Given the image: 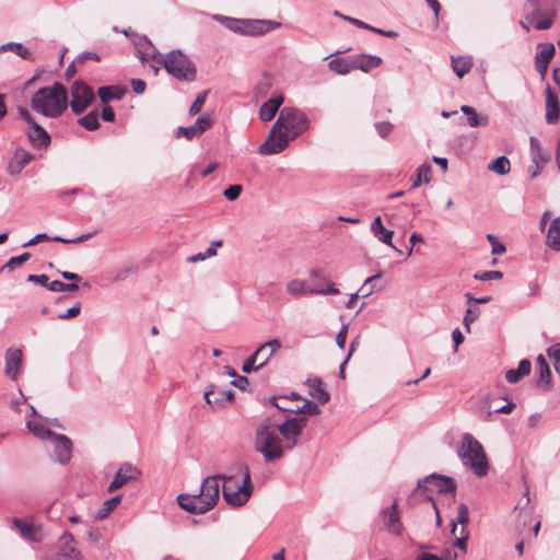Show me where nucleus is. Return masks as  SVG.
I'll list each match as a JSON object with an SVG mask.
<instances>
[{"instance_id": "obj_1", "label": "nucleus", "mask_w": 560, "mask_h": 560, "mask_svg": "<svg viewBox=\"0 0 560 560\" xmlns=\"http://www.w3.org/2000/svg\"><path fill=\"white\" fill-rule=\"evenodd\" d=\"M310 127V120L299 108L283 107L269 130L266 140L258 147L260 155H275L283 152L289 143L303 135Z\"/></svg>"}, {"instance_id": "obj_2", "label": "nucleus", "mask_w": 560, "mask_h": 560, "mask_svg": "<svg viewBox=\"0 0 560 560\" xmlns=\"http://www.w3.org/2000/svg\"><path fill=\"white\" fill-rule=\"evenodd\" d=\"M225 475H214L206 477L200 485L199 493L177 495L178 505L188 513L200 515L210 511L218 503L220 498V480H224Z\"/></svg>"}, {"instance_id": "obj_3", "label": "nucleus", "mask_w": 560, "mask_h": 560, "mask_svg": "<svg viewBox=\"0 0 560 560\" xmlns=\"http://www.w3.org/2000/svg\"><path fill=\"white\" fill-rule=\"evenodd\" d=\"M67 101L65 86L55 82L51 86L40 88L33 94L31 107L44 117L56 118L67 109Z\"/></svg>"}, {"instance_id": "obj_4", "label": "nucleus", "mask_w": 560, "mask_h": 560, "mask_svg": "<svg viewBox=\"0 0 560 560\" xmlns=\"http://www.w3.org/2000/svg\"><path fill=\"white\" fill-rule=\"evenodd\" d=\"M280 428L278 422L268 417L256 428L255 445L267 462H273L283 456L282 441L279 436Z\"/></svg>"}, {"instance_id": "obj_5", "label": "nucleus", "mask_w": 560, "mask_h": 560, "mask_svg": "<svg viewBox=\"0 0 560 560\" xmlns=\"http://www.w3.org/2000/svg\"><path fill=\"white\" fill-rule=\"evenodd\" d=\"M457 455L464 466L477 477L488 474L489 464L482 445L470 434L464 433L457 446Z\"/></svg>"}, {"instance_id": "obj_6", "label": "nucleus", "mask_w": 560, "mask_h": 560, "mask_svg": "<svg viewBox=\"0 0 560 560\" xmlns=\"http://www.w3.org/2000/svg\"><path fill=\"white\" fill-rule=\"evenodd\" d=\"M238 468L243 474L242 483H237L234 476H225L222 486L224 501L234 508L244 505L254 490L248 467L242 464Z\"/></svg>"}, {"instance_id": "obj_7", "label": "nucleus", "mask_w": 560, "mask_h": 560, "mask_svg": "<svg viewBox=\"0 0 560 560\" xmlns=\"http://www.w3.org/2000/svg\"><path fill=\"white\" fill-rule=\"evenodd\" d=\"M158 60L163 63L167 73L175 79L187 82L196 80V66L182 50L174 49L166 56H161Z\"/></svg>"}, {"instance_id": "obj_8", "label": "nucleus", "mask_w": 560, "mask_h": 560, "mask_svg": "<svg viewBox=\"0 0 560 560\" xmlns=\"http://www.w3.org/2000/svg\"><path fill=\"white\" fill-rule=\"evenodd\" d=\"M456 485L451 477H445L439 474H432L419 480L417 488L413 491V495L421 493L429 501H433L432 493H452L454 494Z\"/></svg>"}, {"instance_id": "obj_9", "label": "nucleus", "mask_w": 560, "mask_h": 560, "mask_svg": "<svg viewBox=\"0 0 560 560\" xmlns=\"http://www.w3.org/2000/svg\"><path fill=\"white\" fill-rule=\"evenodd\" d=\"M526 11L527 23L533 24L536 30H548L553 24L555 11L542 9L539 0H527Z\"/></svg>"}, {"instance_id": "obj_10", "label": "nucleus", "mask_w": 560, "mask_h": 560, "mask_svg": "<svg viewBox=\"0 0 560 560\" xmlns=\"http://www.w3.org/2000/svg\"><path fill=\"white\" fill-rule=\"evenodd\" d=\"M70 107L75 115L82 114L95 100L93 90L82 81H74L71 85Z\"/></svg>"}, {"instance_id": "obj_11", "label": "nucleus", "mask_w": 560, "mask_h": 560, "mask_svg": "<svg viewBox=\"0 0 560 560\" xmlns=\"http://www.w3.org/2000/svg\"><path fill=\"white\" fill-rule=\"evenodd\" d=\"M326 288L320 287H306L305 281L300 279H292L287 283V291L289 294L298 295L304 293L317 294V295H337L340 291L336 288L335 282L325 280Z\"/></svg>"}, {"instance_id": "obj_12", "label": "nucleus", "mask_w": 560, "mask_h": 560, "mask_svg": "<svg viewBox=\"0 0 560 560\" xmlns=\"http://www.w3.org/2000/svg\"><path fill=\"white\" fill-rule=\"evenodd\" d=\"M12 523L21 537L26 541L39 544L45 539V532L40 524H36L27 518L19 517H14Z\"/></svg>"}, {"instance_id": "obj_13", "label": "nucleus", "mask_w": 560, "mask_h": 560, "mask_svg": "<svg viewBox=\"0 0 560 560\" xmlns=\"http://www.w3.org/2000/svg\"><path fill=\"white\" fill-rule=\"evenodd\" d=\"M307 419L305 417H292L278 423L280 428V434L284 439L288 448H292L296 445V438L302 433L306 425Z\"/></svg>"}, {"instance_id": "obj_14", "label": "nucleus", "mask_w": 560, "mask_h": 560, "mask_svg": "<svg viewBox=\"0 0 560 560\" xmlns=\"http://www.w3.org/2000/svg\"><path fill=\"white\" fill-rule=\"evenodd\" d=\"M56 560H83L82 552L74 546V537L65 532L58 541Z\"/></svg>"}, {"instance_id": "obj_15", "label": "nucleus", "mask_w": 560, "mask_h": 560, "mask_svg": "<svg viewBox=\"0 0 560 560\" xmlns=\"http://www.w3.org/2000/svg\"><path fill=\"white\" fill-rule=\"evenodd\" d=\"M383 525L385 529L393 535H400L402 533V524L400 522V517L397 511V502L394 501V503L385 508L381 511L380 514Z\"/></svg>"}, {"instance_id": "obj_16", "label": "nucleus", "mask_w": 560, "mask_h": 560, "mask_svg": "<svg viewBox=\"0 0 560 560\" xmlns=\"http://www.w3.org/2000/svg\"><path fill=\"white\" fill-rule=\"evenodd\" d=\"M281 23L272 20H245L243 34L248 36H260L270 31L279 28Z\"/></svg>"}, {"instance_id": "obj_17", "label": "nucleus", "mask_w": 560, "mask_h": 560, "mask_svg": "<svg viewBox=\"0 0 560 560\" xmlns=\"http://www.w3.org/2000/svg\"><path fill=\"white\" fill-rule=\"evenodd\" d=\"M139 475L140 471L130 463L122 464L116 471L114 479L112 480L107 488V491L112 492L121 488L128 481L136 479Z\"/></svg>"}, {"instance_id": "obj_18", "label": "nucleus", "mask_w": 560, "mask_h": 560, "mask_svg": "<svg viewBox=\"0 0 560 560\" xmlns=\"http://www.w3.org/2000/svg\"><path fill=\"white\" fill-rule=\"evenodd\" d=\"M233 397L234 394L232 390H219L215 386H211L203 394L205 401L214 409L223 408L226 402L233 400Z\"/></svg>"}, {"instance_id": "obj_19", "label": "nucleus", "mask_w": 560, "mask_h": 560, "mask_svg": "<svg viewBox=\"0 0 560 560\" xmlns=\"http://www.w3.org/2000/svg\"><path fill=\"white\" fill-rule=\"evenodd\" d=\"M55 443L56 460L62 465L67 464L71 458L72 442L63 434H55L51 439Z\"/></svg>"}, {"instance_id": "obj_20", "label": "nucleus", "mask_w": 560, "mask_h": 560, "mask_svg": "<svg viewBox=\"0 0 560 560\" xmlns=\"http://www.w3.org/2000/svg\"><path fill=\"white\" fill-rule=\"evenodd\" d=\"M22 351L10 348L5 352V375L11 380H16L22 366Z\"/></svg>"}, {"instance_id": "obj_21", "label": "nucleus", "mask_w": 560, "mask_h": 560, "mask_svg": "<svg viewBox=\"0 0 560 560\" xmlns=\"http://www.w3.org/2000/svg\"><path fill=\"white\" fill-rule=\"evenodd\" d=\"M27 138L31 144L36 149H46L50 143V136L36 121L30 125Z\"/></svg>"}, {"instance_id": "obj_22", "label": "nucleus", "mask_w": 560, "mask_h": 560, "mask_svg": "<svg viewBox=\"0 0 560 560\" xmlns=\"http://www.w3.org/2000/svg\"><path fill=\"white\" fill-rule=\"evenodd\" d=\"M33 160V154L22 148H18L13 154V158L8 164V172L16 176L23 168Z\"/></svg>"}, {"instance_id": "obj_23", "label": "nucleus", "mask_w": 560, "mask_h": 560, "mask_svg": "<svg viewBox=\"0 0 560 560\" xmlns=\"http://www.w3.org/2000/svg\"><path fill=\"white\" fill-rule=\"evenodd\" d=\"M284 98L281 93L273 94L268 101H266L259 108V118L262 121H270L276 116Z\"/></svg>"}, {"instance_id": "obj_24", "label": "nucleus", "mask_w": 560, "mask_h": 560, "mask_svg": "<svg viewBox=\"0 0 560 560\" xmlns=\"http://www.w3.org/2000/svg\"><path fill=\"white\" fill-rule=\"evenodd\" d=\"M546 121L547 124L553 125L559 121L560 108L559 98L556 93L552 92L550 86H547L546 91Z\"/></svg>"}, {"instance_id": "obj_25", "label": "nucleus", "mask_w": 560, "mask_h": 560, "mask_svg": "<svg viewBox=\"0 0 560 560\" xmlns=\"http://www.w3.org/2000/svg\"><path fill=\"white\" fill-rule=\"evenodd\" d=\"M474 412L482 420V421H490L492 415L494 413V409H492L491 406V395L490 394H479L475 406H474Z\"/></svg>"}, {"instance_id": "obj_26", "label": "nucleus", "mask_w": 560, "mask_h": 560, "mask_svg": "<svg viewBox=\"0 0 560 560\" xmlns=\"http://www.w3.org/2000/svg\"><path fill=\"white\" fill-rule=\"evenodd\" d=\"M91 236H92V234L88 233V234H82V235H80V236H78L75 238H65V237H61V236L50 237L46 233H38L33 238H31L30 241L24 243L23 247L33 246V245H35V244H37L39 242H43V241H52V242H59V243H63V244H78V243L86 241Z\"/></svg>"}, {"instance_id": "obj_27", "label": "nucleus", "mask_w": 560, "mask_h": 560, "mask_svg": "<svg viewBox=\"0 0 560 560\" xmlns=\"http://www.w3.org/2000/svg\"><path fill=\"white\" fill-rule=\"evenodd\" d=\"M306 385L310 388V392H308L310 396H312L316 400V402H318L319 405H324L327 401H329L330 395L326 390L325 384L320 378H318V377L308 378L306 381Z\"/></svg>"}, {"instance_id": "obj_28", "label": "nucleus", "mask_w": 560, "mask_h": 560, "mask_svg": "<svg viewBox=\"0 0 560 560\" xmlns=\"http://www.w3.org/2000/svg\"><path fill=\"white\" fill-rule=\"evenodd\" d=\"M352 59L353 70L359 69L363 72H370L382 63V58L375 55H354Z\"/></svg>"}, {"instance_id": "obj_29", "label": "nucleus", "mask_w": 560, "mask_h": 560, "mask_svg": "<svg viewBox=\"0 0 560 560\" xmlns=\"http://www.w3.org/2000/svg\"><path fill=\"white\" fill-rule=\"evenodd\" d=\"M281 348V342L279 339H271L262 345H260L257 349H261L262 352L258 354L257 368L262 369L269 360L272 358L273 353Z\"/></svg>"}, {"instance_id": "obj_30", "label": "nucleus", "mask_w": 560, "mask_h": 560, "mask_svg": "<svg viewBox=\"0 0 560 560\" xmlns=\"http://www.w3.org/2000/svg\"><path fill=\"white\" fill-rule=\"evenodd\" d=\"M370 229L374 237L377 238V241H380L383 244L393 246L392 238L394 235V231L384 228L381 217L374 218Z\"/></svg>"}, {"instance_id": "obj_31", "label": "nucleus", "mask_w": 560, "mask_h": 560, "mask_svg": "<svg viewBox=\"0 0 560 560\" xmlns=\"http://www.w3.org/2000/svg\"><path fill=\"white\" fill-rule=\"evenodd\" d=\"M126 89L118 85L101 86L97 90V95L101 102L107 105L110 101H119L126 94Z\"/></svg>"}, {"instance_id": "obj_32", "label": "nucleus", "mask_w": 560, "mask_h": 560, "mask_svg": "<svg viewBox=\"0 0 560 560\" xmlns=\"http://www.w3.org/2000/svg\"><path fill=\"white\" fill-rule=\"evenodd\" d=\"M460 112L467 116V125L471 128L486 127L489 125V116L479 114L469 105H462Z\"/></svg>"}, {"instance_id": "obj_33", "label": "nucleus", "mask_w": 560, "mask_h": 560, "mask_svg": "<svg viewBox=\"0 0 560 560\" xmlns=\"http://www.w3.org/2000/svg\"><path fill=\"white\" fill-rule=\"evenodd\" d=\"M537 368H538V380H537V386L538 387H550L551 382V372L550 368L542 354H539L536 359Z\"/></svg>"}, {"instance_id": "obj_34", "label": "nucleus", "mask_w": 560, "mask_h": 560, "mask_svg": "<svg viewBox=\"0 0 560 560\" xmlns=\"http://www.w3.org/2000/svg\"><path fill=\"white\" fill-rule=\"evenodd\" d=\"M546 245L553 250L560 252V215L553 219L549 225Z\"/></svg>"}, {"instance_id": "obj_35", "label": "nucleus", "mask_w": 560, "mask_h": 560, "mask_svg": "<svg viewBox=\"0 0 560 560\" xmlns=\"http://www.w3.org/2000/svg\"><path fill=\"white\" fill-rule=\"evenodd\" d=\"M530 153L534 164L545 165L550 160V153L541 147L539 140L530 137Z\"/></svg>"}, {"instance_id": "obj_36", "label": "nucleus", "mask_w": 560, "mask_h": 560, "mask_svg": "<svg viewBox=\"0 0 560 560\" xmlns=\"http://www.w3.org/2000/svg\"><path fill=\"white\" fill-rule=\"evenodd\" d=\"M328 68L338 74H348L353 71L352 56L335 58L328 62Z\"/></svg>"}, {"instance_id": "obj_37", "label": "nucleus", "mask_w": 560, "mask_h": 560, "mask_svg": "<svg viewBox=\"0 0 560 560\" xmlns=\"http://www.w3.org/2000/svg\"><path fill=\"white\" fill-rule=\"evenodd\" d=\"M26 427L30 432H32L36 438L40 440H51L56 434L45 424L37 421L28 420L26 422Z\"/></svg>"}, {"instance_id": "obj_38", "label": "nucleus", "mask_w": 560, "mask_h": 560, "mask_svg": "<svg viewBox=\"0 0 560 560\" xmlns=\"http://www.w3.org/2000/svg\"><path fill=\"white\" fill-rule=\"evenodd\" d=\"M122 497L121 494H117L106 501H104L95 514V518L97 521L105 520L108 515L116 509V506L120 503Z\"/></svg>"}, {"instance_id": "obj_39", "label": "nucleus", "mask_w": 560, "mask_h": 560, "mask_svg": "<svg viewBox=\"0 0 560 560\" xmlns=\"http://www.w3.org/2000/svg\"><path fill=\"white\" fill-rule=\"evenodd\" d=\"M471 57H452V68L457 77L463 78L472 67Z\"/></svg>"}, {"instance_id": "obj_40", "label": "nucleus", "mask_w": 560, "mask_h": 560, "mask_svg": "<svg viewBox=\"0 0 560 560\" xmlns=\"http://www.w3.org/2000/svg\"><path fill=\"white\" fill-rule=\"evenodd\" d=\"M11 50L20 56L24 60L33 61L34 55L30 51V49L21 43H7L0 46V52Z\"/></svg>"}, {"instance_id": "obj_41", "label": "nucleus", "mask_w": 560, "mask_h": 560, "mask_svg": "<svg viewBox=\"0 0 560 560\" xmlns=\"http://www.w3.org/2000/svg\"><path fill=\"white\" fill-rule=\"evenodd\" d=\"M468 522H469V510H468V506L465 503H462V504H459V506L457 509L456 518L452 521V529H451V532L453 534H455L456 529H457V524H460L462 525L460 534H464L465 530H466L465 526L467 525Z\"/></svg>"}, {"instance_id": "obj_42", "label": "nucleus", "mask_w": 560, "mask_h": 560, "mask_svg": "<svg viewBox=\"0 0 560 560\" xmlns=\"http://www.w3.org/2000/svg\"><path fill=\"white\" fill-rule=\"evenodd\" d=\"M431 173H432V167L430 164L423 163L422 165H420L417 170L416 178L411 184V189L418 188L422 183H425V184L430 183Z\"/></svg>"}, {"instance_id": "obj_43", "label": "nucleus", "mask_w": 560, "mask_h": 560, "mask_svg": "<svg viewBox=\"0 0 560 560\" xmlns=\"http://www.w3.org/2000/svg\"><path fill=\"white\" fill-rule=\"evenodd\" d=\"M78 124L89 131L100 128V118L97 109L91 110L85 116L78 119Z\"/></svg>"}, {"instance_id": "obj_44", "label": "nucleus", "mask_w": 560, "mask_h": 560, "mask_svg": "<svg viewBox=\"0 0 560 560\" xmlns=\"http://www.w3.org/2000/svg\"><path fill=\"white\" fill-rule=\"evenodd\" d=\"M488 170L497 173L498 175H505L511 170L510 160L504 155L498 156L488 165Z\"/></svg>"}, {"instance_id": "obj_45", "label": "nucleus", "mask_w": 560, "mask_h": 560, "mask_svg": "<svg viewBox=\"0 0 560 560\" xmlns=\"http://www.w3.org/2000/svg\"><path fill=\"white\" fill-rule=\"evenodd\" d=\"M381 278V272L366 278L364 283L358 290V292L361 294V298L370 296L375 291V282Z\"/></svg>"}, {"instance_id": "obj_46", "label": "nucleus", "mask_w": 560, "mask_h": 560, "mask_svg": "<svg viewBox=\"0 0 560 560\" xmlns=\"http://www.w3.org/2000/svg\"><path fill=\"white\" fill-rule=\"evenodd\" d=\"M539 51L536 54L535 58H538L539 61L550 62L552 57L555 56V45L551 43L539 44Z\"/></svg>"}, {"instance_id": "obj_47", "label": "nucleus", "mask_w": 560, "mask_h": 560, "mask_svg": "<svg viewBox=\"0 0 560 560\" xmlns=\"http://www.w3.org/2000/svg\"><path fill=\"white\" fill-rule=\"evenodd\" d=\"M222 245V241H213L211 243V246L208 247L203 253H198L197 255H192L190 257H188V261L190 262H196V261H199V260H205L207 258H210L212 256H215L217 255V250H215V247H219Z\"/></svg>"}, {"instance_id": "obj_48", "label": "nucleus", "mask_w": 560, "mask_h": 560, "mask_svg": "<svg viewBox=\"0 0 560 560\" xmlns=\"http://www.w3.org/2000/svg\"><path fill=\"white\" fill-rule=\"evenodd\" d=\"M219 21H221L224 26L235 33L243 34V25H244V19H234V18H226V16H217Z\"/></svg>"}, {"instance_id": "obj_49", "label": "nucleus", "mask_w": 560, "mask_h": 560, "mask_svg": "<svg viewBox=\"0 0 560 560\" xmlns=\"http://www.w3.org/2000/svg\"><path fill=\"white\" fill-rule=\"evenodd\" d=\"M289 412L308 413V415L317 416L320 413V409L318 407V402L312 401V400H306L301 407H298L296 409L290 408Z\"/></svg>"}, {"instance_id": "obj_50", "label": "nucleus", "mask_w": 560, "mask_h": 560, "mask_svg": "<svg viewBox=\"0 0 560 560\" xmlns=\"http://www.w3.org/2000/svg\"><path fill=\"white\" fill-rule=\"evenodd\" d=\"M260 352H262L261 349H256L254 353L243 362V373L249 374L250 372L260 370V368H257L258 354H260Z\"/></svg>"}, {"instance_id": "obj_51", "label": "nucleus", "mask_w": 560, "mask_h": 560, "mask_svg": "<svg viewBox=\"0 0 560 560\" xmlns=\"http://www.w3.org/2000/svg\"><path fill=\"white\" fill-rule=\"evenodd\" d=\"M214 124V120L213 118L210 117V115L206 114L201 117H199L195 124H194V127L196 129V132L198 133V136L202 135L205 131H207L208 129H210L212 127V125Z\"/></svg>"}, {"instance_id": "obj_52", "label": "nucleus", "mask_w": 560, "mask_h": 560, "mask_svg": "<svg viewBox=\"0 0 560 560\" xmlns=\"http://www.w3.org/2000/svg\"><path fill=\"white\" fill-rule=\"evenodd\" d=\"M207 95H208V91H202L197 94L195 101L192 102V104L189 107L188 113L190 116L198 115L201 112L202 106L206 102Z\"/></svg>"}, {"instance_id": "obj_53", "label": "nucleus", "mask_w": 560, "mask_h": 560, "mask_svg": "<svg viewBox=\"0 0 560 560\" xmlns=\"http://www.w3.org/2000/svg\"><path fill=\"white\" fill-rule=\"evenodd\" d=\"M132 272H135L133 267H125V268L114 270V271H112L110 282L117 283L120 281H125L129 277V275H131Z\"/></svg>"}, {"instance_id": "obj_54", "label": "nucleus", "mask_w": 560, "mask_h": 560, "mask_svg": "<svg viewBox=\"0 0 560 560\" xmlns=\"http://www.w3.org/2000/svg\"><path fill=\"white\" fill-rule=\"evenodd\" d=\"M31 258V254L25 252L16 257H11L2 268L14 270L18 266H21Z\"/></svg>"}, {"instance_id": "obj_55", "label": "nucleus", "mask_w": 560, "mask_h": 560, "mask_svg": "<svg viewBox=\"0 0 560 560\" xmlns=\"http://www.w3.org/2000/svg\"><path fill=\"white\" fill-rule=\"evenodd\" d=\"M547 353L553 361L556 372L560 373V342L549 347Z\"/></svg>"}, {"instance_id": "obj_56", "label": "nucleus", "mask_w": 560, "mask_h": 560, "mask_svg": "<svg viewBox=\"0 0 560 560\" xmlns=\"http://www.w3.org/2000/svg\"><path fill=\"white\" fill-rule=\"evenodd\" d=\"M242 190H243L242 185H238V184L230 185L228 188H225L223 190V196L228 200L233 201L240 197Z\"/></svg>"}, {"instance_id": "obj_57", "label": "nucleus", "mask_w": 560, "mask_h": 560, "mask_svg": "<svg viewBox=\"0 0 560 560\" xmlns=\"http://www.w3.org/2000/svg\"><path fill=\"white\" fill-rule=\"evenodd\" d=\"M176 137L177 138H185L187 140H192L194 138L196 137H199L198 133L196 132V129L194 127V125L191 126H188V127H178L177 130H176Z\"/></svg>"}, {"instance_id": "obj_58", "label": "nucleus", "mask_w": 560, "mask_h": 560, "mask_svg": "<svg viewBox=\"0 0 560 560\" xmlns=\"http://www.w3.org/2000/svg\"><path fill=\"white\" fill-rule=\"evenodd\" d=\"M479 313H480L479 308H470L469 307L466 310V313H465V316L463 319V324L468 331L470 329V325L479 317Z\"/></svg>"}, {"instance_id": "obj_59", "label": "nucleus", "mask_w": 560, "mask_h": 560, "mask_svg": "<svg viewBox=\"0 0 560 560\" xmlns=\"http://www.w3.org/2000/svg\"><path fill=\"white\" fill-rule=\"evenodd\" d=\"M502 277H503V273L498 270L483 271L481 273L475 275V279L480 280V281L495 280V279H501Z\"/></svg>"}, {"instance_id": "obj_60", "label": "nucleus", "mask_w": 560, "mask_h": 560, "mask_svg": "<svg viewBox=\"0 0 560 560\" xmlns=\"http://www.w3.org/2000/svg\"><path fill=\"white\" fill-rule=\"evenodd\" d=\"M487 240L489 241V243L492 246L491 253L493 255H501L506 250L505 246L502 243L498 242L497 236H494L492 234H488Z\"/></svg>"}, {"instance_id": "obj_61", "label": "nucleus", "mask_w": 560, "mask_h": 560, "mask_svg": "<svg viewBox=\"0 0 560 560\" xmlns=\"http://www.w3.org/2000/svg\"><path fill=\"white\" fill-rule=\"evenodd\" d=\"M374 128L382 138H386L392 132L394 126L389 121H380L374 124Z\"/></svg>"}, {"instance_id": "obj_62", "label": "nucleus", "mask_w": 560, "mask_h": 560, "mask_svg": "<svg viewBox=\"0 0 560 560\" xmlns=\"http://www.w3.org/2000/svg\"><path fill=\"white\" fill-rule=\"evenodd\" d=\"M81 312V303L77 302L72 307L67 310L65 313L58 315L59 319H69L78 316Z\"/></svg>"}, {"instance_id": "obj_63", "label": "nucleus", "mask_w": 560, "mask_h": 560, "mask_svg": "<svg viewBox=\"0 0 560 560\" xmlns=\"http://www.w3.org/2000/svg\"><path fill=\"white\" fill-rule=\"evenodd\" d=\"M347 334H348V325H343L339 332L336 336V343L340 349H343L346 346L347 340Z\"/></svg>"}, {"instance_id": "obj_64", "label": "nucleus", "mask_w": 560, "mask_h": 560, "mask_svg": "<svg viewBox=\"0 0 560 560\" xmlns=\"http://www.w3.org/2000/svg\"><path fill=\"white\" fill-rule=\"evenodd\" d=\"M516 370L521 373L523 377L528 375L532 370L530 361L528 359L521 360Z\"/></svg>"}]
</instances>
